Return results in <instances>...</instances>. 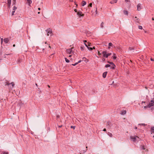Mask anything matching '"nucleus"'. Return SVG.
<instances>
[{
	"mask_svg": "<svg viewBox=\"0 0 154 154\" xmlns=\"http://www.w3.org/2000/svg\"><path fill=\"white\" fill-rule=\"evenodd\" d=\"M136 137L137 138H138V139H139V137H138L137 136H131L130 137L131 139L134 142H135L136 141V140H138V139H136Z\"/></svg>",
	"mask_w": 154,
	"mask_h": 154,
	"instance_id": "1",
	"label": "nucleus"
},
{
	"mask_svg": "<svg viewBox=\"0 0 154 154\" xmlns=\"http://www.w3.org/2000/svg\"><path fill=\"white\" fill-rule=\"evenodd\" d=\"M46 31L47 32V35L48 36H49V34H51L52 33V31L51 29L50 28L47 29L46 30Z\"/></svg>",
	"mask_w": 154,
	"mask_h": 154,
	"instance_id": "2",
	"label": "nucleus"
},
{
	"mask_svg": "<svg viewBox=\"0 0 154 154\" xmlns=\"http://www.w3.org/2000/svg\"><path fill=\"white\" fill-rule=\"evenodd\" d=\"M154 105V99L151 100L149 103L148 104V107L150 108V107L153 106Z\"/></svg>",
	"mask_w": 154,
	"mask_h": 154,
	"instance_id": "3",
	"label": "nucleus"
},
{
	"mask_svg": "<svg viewBox=\"0 0 154 154\" xmlns=\"http://www.w3.org/2000/svg\"><path fill=\"white\" fill-rule=\"evenodd\" d=\"M102 54H103V56L104 57L107 58L108 57L106 51H103L102 52Z\"/></svg>",
	"mask_w": 154,
	"mask_h": 154,
	"instance_id": "4",
	"label": "nucleus"
},
{
	"mask_svg": "<svg viewBox=\"0 0 154 154\" xmlns=\"http://www.w3.org/2000/svg\"><path fill=\"white\" fill-rule=\"evenodd\" d=\"M77 14L78 15V16L79 17H81L82 16L83 17L84 16V14H82V12L80 11H79L77 12Z\"/></svg>",
	"mask_w": 154,
	"mask_h": 154,
	"instance_id": "5",
	"label": "nucleus"
},
{
	"mask_svg": "<svg viewBox=\"0 0 154 154\" xmlns=\"http://www.w3.org/2000/svg\"><path fill=\"white\" fill-rule=\"evenodd\" d=\"M137 10L140 11L141 9V4L140 3L138 4L137 5Z\"/></svg>",
	"mask_w": 154,
	"mask_h": 154,
	"instance_id": "6",
	"label": "nucleus"
},
{
	"mask_svg": "<svg viewBox=\"0 0 154 154\" xmlns=\"http://www.w3.org/2000/svg\"><path fill=\"white\" fill-rule=\"evenodd\" d=\"M9 41L8 38H5L4 39V42L6 43H8Z\"/></svg>",
	"mask_w": 154,
	"mask_h": 154,
	"instance_id": "7",
	"label": "nucleus"
},
{
	"mask_svg": "<svg viewBox=\"0 0 154 154\" xmlns=\"http://www.w3.org/2000/svg\"><path fill=\"white\" fill-rule=\"evenodd\" d=\"M72 51V49L69 48L66 50V52L68 54H70Z\"/></svg>",
	"mask_w": 154,
	"mask_h": 154,
	"instance_id": "8",
	"label": "nucleus"
},
{
	"mask_svg": "<svg viewBox=\"0 0 154 154\" xmlns=\"http://www.w3.org/2000/svg\"><path fill=\"white\" fill-rule=\"evenodd\" d=\"M107 72H104L103 74V77L104 78H105L106 77Z\"/></svg>",
	"mask_w": 154,
	"mask_h": 154,
	"instance_id": "9",
	"label": "nucleus"
},
{
	"mask_svg": "<svg viewBox=\"0 0 154 154\" xmlns=\"http://www.w3.org/2000/svg\"><path fill=\"white\" fill-rule=\"evenodd\" d=\"M118 0H112V1L110 2V3L111 4H113L114 3H116Z\"/></svg>",
	"mask_w": 154,
	"mask_h": 154,
	"instance_id": "10",
	"label": "nucleus"
},
{
	"mask_svg": "<svg viewBox=\"0 0 154 154\" xmlns=\"http://www.w3.org/2000/svg\"><path fill=\"white\" fill-rule=\"evenodd\" d=\"M22 61V60L21 59L19 58L17 60V62L18 63H20Z\"/></svg>",
	"mask_w": 154,
	"mask_h": 154,
	"instance_id": "11",
	"label": "nucleus"
},
{
	"mask_svg": "<svg viewBox=\"0 0 154 154\" xmlns=\"http://www.w3.org/2000/svg\"><path fill=\"white\" fill-rule=\"evenodd\" d=\"M27 1V2L30 5V4L32 3V1L31 0H26Z\"/></svg>",
	"mask_w": 154,
	"mask_h": 154,
	"instance_id": "12",
	"label": "nucleus"
},
{
	"mask_svg": "<svg viewBox=\"0 0 154 154\" xmlns=\"http://www.w3.org/2000/svg\"><path fill=\"white\" fill-rule=\"evenodd\" d=\"M86 4V2L85 1H83L82 2V5L84 6Z\"/></svg>",
	"mask_w": 154,
	"mask_h": 154,
	"instance_id": "13",
	"label": "nucleus"
},
{
	"mask_svg": "<svg viewBox=\"0 0 154 154\" xmlns=\"http://www.w3.org/2000/svg\"><path fill=\"white\" fill-rule=\"evenodd\" d=\"M135 18L136 19V20H135V21H136V22L139 23V18H138L136 17H135Z\"/></svg>",
	"mask_w": 154,
	"mask_h": 154,
	"instance_id": "14",
	"label": "nucleus"
},
{
	"mask_svg": "<svg viewBox=\"0 0 154 154\" xmlns=\"http://www.w3.org/2000/svg\"><path fill=\"white\" fill-rule=\"evenodd\" d=\"M124 14L126 15H128V12L127 11H123Z\"/></svg>",
	"mask_w": 154,
	"mask_h": 154,
	"instance_id": "15",
	"label": "nucleus"
},
{
	"mask_svg": "<svg viewBox=\"0 0 154 154\" xmlns=\"http://www.w3.org/2000/svg\"><path fill=\"white\" fill-rule=\"evenodd\" d=\"M128 48L129 50L130 51L134 50V47L132 48L129 47Z\"/></svg>",
	"mask_w": 154,
	"mask_h": 154,
	"instance_id": "16",
	"label": "nucleus"
},
{
	"mask_svg": "<svg viewBox=\"0 0 154 154\" xmlns=\"http://www.w3.org/2000/svg\"><path fill=\"white\" fill-rule=\"evenodd\" d=\"M82 51H83L84 50V46L83 45H81L80 47Z\"/></svg>",
	"mask_w": 154,
	"mask_h": 154,
	"instance_id": "17",
	"label": "nucleus"
},
{
	"mask_svg": "<svg viewBox=\"0 0 154 154\" xmlns=\"http://www.w3.org/2000/svg\"><path fill=\"white\" fill-rule=\"evenodd\" d=\"M151 131L152 133H154V127H152L151 128Z\"/></svg>",
	"mask_w": 154,
	"mask_h": 154,
	"instance_id": "18",
	"label": "nucleus"
},
{
	"mask_svg": "<svg viewBox=\"0 0 154 154\" xmlns=\"http://www.w3.org/2000/svg\"><path fill=\"white\" fill-rule=\"evenodd\" d=\"M116 67V66L115 64L113 65H112V66L111 67V69H114L115 68V67Z\"/></svg>",
	"mask_w": 154,
	"mask_h": 154,
	"instance_id": "19",
	"label": "nucleus"
},
{
	"mask_svg": "<svg viewBox=\"0 0 154 154\" xmlns=\"http://www.w3.org/2000/svg\"><path fill=\"white\" fill-rule=\"evenodd\" d=\"M107 63H109L111 64L112 65L114 64L112 62H110L109 61H107Z\"/></svg>",
	"mask_w": 154,
	"mask_h": 154,
	"instance_id": "20",
	"label": "nucleus"
},
{
	"mask_svg": "<svg viewBox=\"0 0 154 154\" xmlns=\"http://www.w3.org/2000/svg\"><path fill=\"white\" fill-rule=\"evenodd\" d=\"M104 23L103 22H102L100 24V27L101 28H103V25Z\"/></svg>",
	"mask_w": 154,
	"mask_h": 154,
	"instance_id": "21",
	"label": "nucleus"
},
{
	"mask_svg": "<svg viewBox=\"0 0 154 154\" xmlns=\"http://www.w3.org/2000/svg\"><path fill=\"white\" fill-rule=\"evenodd\" d=\"M65 59L66 62L69 63V60H68L65 57Z\"/></svg>",
	"mask_w": 154,
	"mask_h": 154,
	"instance_id": "22",
	"label": "nucleus"
},
{
	"mask_svg": "<svg viewBox=\"0 0 154 154\" xmlns=\"http://www.w3.org/2000/svg\"><path fill=\"white\" fill-rule=\"evenodd\" d=\"M108 134L110 137H112V133L109 132Z\"/></svg>",
	"mask_w": 154,
	"mask_h": 154,
	"instance_id": "23",
	"label": "nucleus"
},
{
	"mask_svg": "<svg viewBox=\"0 0 154 154\" xmlns=\"http://www.w3.org/2000/svg\"><path fill=\"white\" fill-rule=\"evenodd\" d=\"M110 66V64H106L105 66V67L106 68H108V67H109Z\"/></svg>",
	"mask_w": 154,
	"mask_h": 154,
	"instance_id": "24",
	"label": "nucleus"
},
{
	"mask_svg": "<svg viewBox=\"0 0 154 154\" xmlns=\"http://www.w3.org/2000/svg\"><path fill=\"white\" fill-rule=\"evenodd\" d=\"M109 46H111V47H112V43L111 42H109Z\"/></svg>",
	"mask_w": 154,
	"mask_h": 154,
	"instance_id": "25",
	"label": "nucleus"
},
{
	"mask_svg": "<svg viewBox=\"0 0 154 154\" xmlns=\"http://www.w3.org/2000/svg\"><path fill=\"white\" fill-rule=\"evenodd\" d=\"M87 48L89 50L92 51L93 50V48H91L88 46Z\"/></svg>",
	"mask_w": 154,
	"mask_h": 154,
	"instance_id": "26",
	"label": "nucleus"
},
{
	"mask_svg": "<svg viewBox=\"0 0 154 154\" xmlns=\"http://www.w3.org/2000/svg\"><path fill=\"white\" fill-rule=\"evenodd\" d=\"M126 111L125 110H124L123 112H122V114L123 115L124 114H126Z\"/></svg>",
	"mask_w": 154,
	"mask_h": 154,
	"instance_id": "27",
	"label": "nucleus"
},
{
	"mask_svg": "<svg viewBox=\"0 0 154 154\" xmlns=\"http://www.w3.org/2000/svg\"><path fill=\"white\" fill-rule=\"evenodd\" d=\"M7 2H8V4H11V0H8Z\"/></svg>",
	"mask_w": 154,
	"mask_h": 154,
	"instance_id": "28",
	"label": "nucleus"
},
{
	"mask_svg": "<svg viewBox=\"0 0 154 154\" xmlns=\"http://www.w3.org/2000/svg\"><path fill=\"white\" fill-rule=\"evenodd\" d=\"M6 85H7L8 86H9V85H10L11 83H9L8 82H6Z\"/></svg>",
	"mask_w": 154,
	"mask_h": 154,
	"instance_id": "29",
	"label": "nucleus"
},
{
	"mask_svg": "<svg viewBox=\"0 0 154 154\" xmlns=\"http://www.w3.org/2000/svg\"><path fill=\"white\" fill-rule=\"evenodd\" d=\"M1 154H8V152H2Z\"/></svg>",
	"mask_w": 154,
	"mask_h": 154,
	"instance_id": "30",
	"label": "nucleus"
},
{
	"mask_svg": "<svg viewBox=\"0 0 154 154\" xmlns=\"http://www.w3.org/2000/svg\"><path fill=\"white\" fill-rule=\"evenodd\" d=\"M17 8L15 6H14V7H13V10L14 11H15V10H16L17 9Z\"/></svg>",
	"mask_w": 154,
	"mask_h": 154,
	"instance_id": "31",
	"label": "nucleus"
},
{
	"mask_svg": "<svg viewBox=\"0 0 154 154\" xmlns=\"http://www.w3.org/2000/svg\"><path fill=\"white\" fill-rule=\"evenodd\" d=\"M10 84H11L12 86V87H14V82H11V83H10Z\"/></svg>",
	"mask_w": 154,
	"mask_h": 154,
	"instance_id": "32",
	"label": "nucleus"
},
{
	"mask_svg": "<svg viewBox=\"0 0 154 154\" xmlns=\"http://www.w3.org/2000/svg\"><path fill=\"white\" fill-rule=\"evenodd\" d=\"M138 28L139 29H142V27L141 26H138Z\"/></svg>",
	"mask_w": 154,
	"mask_h": 154,
	"instance_id": "33",
	"label": "nucleus"
},
{
	"mask_svg": "<svg viewBox=\"0 0 154 154\" xmlns=\"http://www.w3.org/2000/svg\"><path fill=\"white\" fill-rule=\"evenodd\" d=\"M91 45V43L90 42H88V46H90Z\"/></svg>",
	"mask_w": 154,
	"mask_h": 154,
	"instance_id": "34",
	"label": "nucleus"
},
{
	"mask_svg": "<svg viewBox=\"0 0 154 154\" xmlns=\"http://www.w3.org/2000/svg\"><path fill=\"white\" fill-rule=\"evenodd\" d=\"M15 11H13L12 12V16H13L14 15V13L15 12Z\"/></svg>",
	"mask_w": 154,
	"mask_h": 154,
	"instance_id": "35",
	"label": "nucleus"
},
{
	"mask_svg": "<svg viewBox=\"0 0 154 154\" xmlns=\"http://www.w3.org/2000/svg\"><path fill=\"white\" fill-rule=\"evenodd\" d=\"M70 127H71V128H73L74 129L75 128V126H71Z\"/></svg>",
	"mask_w": 154,
	"mask_h": 154,
	"instance_id": "36",
	"label": "nucleus"
},
{
	"mask_svg": "<svg viewBox=\"0 0 154 154\" xmlns=\"http://www.w3.org/2000/svg\"><path fill=\"white\" fill-rule=\"evenodd\" d=\"M98 53V55L100 56L101 55V53L100 52V51H97Z\"/></svg>",
	"mask_w": 154,
	"mask_h": 154,
	"instance_id": "37",
	"label": "nucleus"
},
{
	"mask_svg": "<svg viewBox=\"0 0 154 154\" xmlns=\"http://www.w3.org/2000/svg\"><path fill=\"white\" fill-rule=\"evenodd\" d=\"M78 64V63H76L74 64H72V65L73 66H75Z\"/></svg>",
	"mask_w": 154,
	"mask_h": 154,
	"instance_id": "38",
	"label": "nucleus"
},
{
	"mask_svg": "<svg viewBox=\"0 0 154 154\" xmlns=\"http://www.w3.org/2000/svg\"><path fill=\"white\" fill-rule=\"evenodd\" d=\"M107 54V55H108V57L109 56L111 55L112 54V53H108Z\"/></svg>",
	"mask_w": 154,
	"mask_h": 154,
	"instance_id": "39",
	"label": "nucleus"
},
{
	"mask_svg": "<svg viewBox=\"0 0 154 154\" xmlns=\"http://www.w3.org/2000/svg\"><path fill=\"white\" fill-rule=\"evenodd\" d=\"M95 12L96 13V14H97V7H96V10H95Z\"/></svg>",
	"mask_w": 154,
	"mask_h": 154,
	"instance_id": "40",
	"label": "nucleus"
},
{
	"mask_svg": "<svg viewBox=\"0 0 154 154\" xmlns=\"http://www.w3.org/2000/svg\"><path fill=\"white\" fill-rule=\"evenodd\" d=\"M139 125H142L144 126H145L146 125L145 124H139Z\"/></svg>",
	"mask_w": 154,
	"mask_h": 154,
	"instance_id": "41",
	"label": "nucleus"
},
{
	"mask_svg": "<svg viewBox=\"0 0 154 154\" xmlns=\"http://www.w3.org/2000/svg\"><path fill=\"white\" fill-rule=\"evenodd\" d=\"M113 58L114 59H116V57L115 56H113Z\"/></svg>",
	"mask_w": 154,
	"mask_h": 154,
	"instance_id": "42",
	"label": "nucleus"
},
{
	"mask_svg": "<svg viewBox=\"0 0 154 154\" xmlns=\"http://www.w3.org/2000/svg\"><path fill=\"white\" fill-rule=\"evenodd\" d=\"M11 4H8V7L9 8H10L11 6Z\"/></svg>",
	"mask_w": 154,
	"mask_h": 154,
	"instance_id": "43",
	"label": "nucleus"
},
{
	"mask_svg": "<svg viewBox=\"0 0 154 154\" xmlns=\"http://www.w3.org/2000/svg\"><path fill=\"white\" fill-rule=\"evenodd\" d=\"M142 149L143 150L145 149L144 146H142L141 147Z\"/></svg>",
	"mask_w": 154,
	"mask_h": 154,
	"instance_id": "44",
	"label": "nucleus"
},
{
	"mask_svg": "<svg viewBox=\"0 0 154 154\" xmlns=\"http://www.w3.org/2000/svg\"><path fill=\"white\" fill-rule=\"evenodd\" d=\"M92 4L91 3H90L89 5V6H90L91 7H92Z\"/></svg>",
	"mask_w": 154,
	"mask_h": 154,
	"instance_id": "45",
	"label": "nucleus"
},
{
	"mask_svg": "<svg viewBox=\"0 0 154 154\" xmlns=\"http://www.w3.org/2000/svg\"><path fill=\"white\" fill-rule=\"evenodd\" d=\"M3 41V38H1V44H2V43Z\"/></svg>",
	"mask_w": 154,
	"mask_h": 154,
	"instance_id": "46",
	"label": "nucleus"
},
{
	"mask_svg": "<svg viewBox=\"0 0 154 154\" xmlns=\"http://www.w3.org/2000/svg\"><path fill=\"white\" fill-rule=\"evenodd\" d=\"M147 107H148V105L147 106H144V108L145 109H146Z\"/></svg>",
	"mask_w": 154,
	"mask_h": 154,
	"instance_id": "47",
	"label": "nucleus"
},
{
	"mask_svg": "<svg viewBox=\"0 0 154 154\" xmlns=\"http://www.w3.org/2000/svg\"><path fill=\"white\" fill-rule=\"evenodd\" d=\"M86 151H87V149H86V150H83V151L82 153H85V152Z\"/></svg>",
	"mask_w": 154,
	"mask_h": 154,
	"instance_id": "48",
	"label": "nucleus"
},
{
	"mask_svg": "<svg viewBox=\"0 0 154 154\" xmlns=\"http://www.w3.org/2000/svg\"><path fill=\"white\" fill-rule=\"evenodd\" d=\"M85 44V45L86 47H87V48H88V45H87L85 43V44Z\"/></svg>",
	"mask_w": 154,
	"mask_h": 154,
	"instance_id": "49",
	"label": "nucleus"
},
{
	"mask_svg": "<svg viewBox=\"0 0 154 154\" xmlns=\"http://www.w3.org/2000/svg\"><path fill=\"white\" fill-rule=\"evenodd\" d=\"M150 60L151 61H154V59H152V58H151L150 59Z\"/></svg>",
	"mask_w": 154,
	"mask_h": 154,
	"instance_id": "50",
	"label": "nucleus"
},
{
	"mask_svg": "<svg viewBox=\"0 0 154 154\" xmlns=\"http://www.w3.org/2000/svg\"><path fill=\"white\" fill-rule=\"evenodd\" d=\"M125 1L126 2H130V1L129 0H125Z\"/></svg>",
	"mask_w": 154,
	"mask_h": 154,
	"instance_id": "51",
	"label": "nucleus"
},
{
	"mask_svg": "<svg viewBox=\"0 0 154 154\" xmlns=\"http://www.w3.org/2000/svg\"><path fill=\"white\" fill-rule=\"evenodd\" d=\"M81 61H82V60H80L78 62H77V63H78H78H80Z\"/></svg>",
	"mask_w": 154,
	"mask_h": 154,
	"instance_id": "52",
	"label": "nucleus"
},
{
	"mask_svg": "<svg viewBox=\"0 0 154 154\" xmlns=\"http://www.w3.org/2000/svg\"><path fill=\"white\" fill-rule=\"evenodd\" d=\"M74 11H75V12H78V11H77V9H75L74 10Z\"/></svg>",
	"mask_w": 154,
	"mask_h": 154,
	"instance_id": "53",
	"label": "nucleus"
},
{
	"mask_svg": "<svg viewBox=\"0 0 154 154\" xmlns=\"http://www.w3.org/2000/svg\"><path fill=\"white\" fill-rule=\"evenodd\" d=\"M62 125H60V126H58V127L59 128H61V127H62Z\"/></svg>",
	"mask_w": 154,
	"mask_h": 154,
	"instance_id": "54",
	"label": "nucleus"
},
{
	"mask_svg": "<svg viewBox=\"0 0 154 154\" xmlns=\"http://www.w3.org/2000/svg\"><path fill=\"white\" fill-rule=\"evenodd\" d=\"M103 131H106V128H104L103 130Z\"/></svg>",
	"mask_w": 154,
	"mask_h": 154,
	"instance_id": "55",
	"label": "nucleus"
},
{
	"mask_svg": "<svg viewBox=\"0 0 154 154\" xmlns=\"http://www.w3.org/2000/svg\"><path fill=\"white\" fill-rule=\"evenodd\" d=\"M102 60L103 61H104L105 60V59L104 58H103Z\"/></svg>",
	"mask_w": 154,
	"mask_h": 154,
	"instance_id": "56",
	"label": "nucleus"
},
{
	"mask_svg": "<svg viewBox=\"0 0 154 154\" xmlns=\"http://www.w3.org/2000/svg\"><path fill=\"white\" fill-rule=\"evenodd\" d=\"M84 42L85 43V42H87V41H86V40H84Z\"/></svg>",
	"mask_w": 154,
	"mask_h": 154,
	"instance_id": "57",
	"label": "nucleus"
},
{
	"mask_svg": "<svg viewBox=\"0 0 154 154\" xmlns=\"http://www.w3.org/2000/svg\"><path fill=\"white\" fill-rule=\"evenodd\" d=\"M38 10H41V8H38Z\"/></svg>",
	"mask_w": 154,
	"mask_h": 154,
	"instance_id": "58",
	"label": "nucleus"
},
{
	"mask_svg": "<svg viewBox=\"0 0 154 154\" xmlns=\"http://www.w3.org/2000/svg\"><path fill=\"white\" fill-rule=\"evenodd\" d=\"M93 49H95V47L94 46L93 48Z\"/></svg>",
	"mask_w": 154,
	"mask_h": 154,
	"instance_id": "59",
	"label": "nucleus"
},
{
	"mask_svg": "<svg viewBox=\"0 0 154 154\" xmlns=\"http://www.w3.org/2000/svg\"><path fill=\"white\" fill-rule=\"evenodd\" d=\"M114 83V81H113V82H112V83L110 85H112V84Z\"/></svg>",
	"mask_w": 154,
	"mask_h": 154,
	"instance_id": "60",
	"label": "nucleus"
},
{
	"mask_svg": "<svg viewBox=\"0 0 154 154\" xmlns=\"http://www.w3.org/2000/svg\"><path fill=\"white\" fill-rule=\"evenodd\" d=\"M84 59H86V58L85 57H83V60H84Z\"/></svg>",
	"mask_w": 154,
	"mask_h": 154,
	"instance_id": "61",
	"label": "nucleus"
},
{
	"mask_svg": "<svg viewBox=\"0 0 154 154\" xmlns=\"http://www.w3.org/2000/svg\"><path fill=\"white\" fill-rule=\"evenodd\" d=\"M14 4L15 3V2L16 1H15V0H14Z\"/></svg>",
	"mask_w": 154,
	"mask_h": 154,
	"instance_id": "62",
	"label": "nucleus"
},
{
	"mask_svg": "<svg viewBox=\"0 0 154 154\" xmlns=\"http://www.w3.org/2000/svg\"><path fill=\"white\" fill-rule=\"evenodd\" d=\"M13 46L14 47H15V44L13 45Z\"/></svg>",
	"mask_w": 154,
	"mask_h": 154,
	"instance_id": "63",
	"label": "nucleus"
},
{
	"mask_svg": "<svg viewBox=\"0 0 154 154\" xmlns=\"http://www.w3.org/2000/svg\"><path fill=\"white\" fill-rule=\"evenodd\" d=\"M152 20H154V18H152Z\"/></svg>",
	"mask_w": 154,
	"mask_h": 154,
	"instance_id": "64",
	"label": "nucleus"
}]
</instances>
